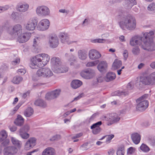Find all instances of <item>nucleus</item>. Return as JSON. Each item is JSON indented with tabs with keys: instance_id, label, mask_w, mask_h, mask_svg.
Wrapping results in <instances>:
<instances>
[{
	"instance_id": "4",
	"label": "nucleus",
	"mask_w": 155,
	"mask_h": 155,
	"mask_svg": "<svg viewBox=\"0 0 155 155\" xmlns=\"http://www.w3.org/2000/svg\"><path fill=\"white\" fill-rule=\"evenodd\" d=\"M52 68L54 71L56 73H64L68 71V68H65V70H61L60 68L61 65V62L58 57H53L51 59Z\"/></svg>"
},
{
	"instance_id": "6",
	"label": "nucleus",
	"mask_w": 155,
	"mask_h": 155,
	"mask_svg": "<svg viewBox=\"0 0 155 155\" xmlns=\"http://www.w3.org/2000/svg\"><path fill=\"white\" fill-rule=\"evenodd\" d=\"M35 12L37 15L39 16H48L50 15V13L49 8L47 6L44 5L37 7Z\"/></svg>"
},
{
	"instance_id": "55",
	"label": "nucleus",
	"mask_w": 155,
	"mask_h": 155,
	"mask_svg": "<svg viewBox=\"0 0 155 155\" xmlns=\"http://www.w3.org/2000/svg\"><path fill=\"white\" fill-rule=\"evenodd\" d=\"M20 129H22V131L24 132H27L29 129V126L28 124H26Z\"/></svg>"
},
{
	"instance_id": "28",
	"label": "nucleus",
	"mask_w": 155,
	"mask_h": 155,
	"mask_svg": "<svg viewBox=\"0 0 155 155\" xmlns=\"http://www.w3.org/2000/svg\"><path fill=\"white\" fill-rule=\"evenodd\" d=\"M125 6L127 9L131 8L132 7L136 4L137 2L135 0H125Z\"/></svg>"
},
{
	"instance_id": "47",
	"label": "nucleus",
	"mask_w": 155,
	"mask_h": 155,
	"mask_svg": "<svg viewBox=\"0 0 155 155\" xmlns=\"http://www.w3.org/2000/svg\"><path fill=\"white\" fill-rule=\"evenodd\" d=\"M133 53L134 55H138L140 52V50L137 47L134 48L132 50Z\"/></svg>"
},
{
	"instance_id": "56",
	"label": "nucleus",
	"mask_w": 155,
	"mask_h": 155,
	"mask_svg": "<svg viewBox=\"0 0 155 155\" xmlns=\"http://www.w3.org/2000/svg\"><path fill=\"white\" fill-rule=\"evenodd\" d=\"M153 81L154 84L155 83V71L154 72L150 74Z\"/></svg>"
},
{
	"instance_id": "32",
	"label": "nucleus",
	"mask_w": 155,
	"mask_h": 155,
	"mask_svg": "<svg viewBox=\"0 0 155 155\" xmlns=\"http://www.w3.org/2000/svg\"><path fill=\"white\" fill-rule=\"evenodd\" d=\"M11 140L13 145L18 147H20L22 143L21 141L15 137H11Z\"/></svg>"
},
{
	"instance_id": "39",
	"label": "nucleus",
	"mask_w": 155,
	"mask_h": 155,
	"mask_svg": "<svg viewBox=\"0 0 155 155\" xmlns=\"http://www.w3.org/2000/svg\"><path fill=\"white\" fill-rule=\"evenodd\" d=\"M8 135L6 131L2 130L0 132V143L2 142L7 137Z\"/></svg>"
},
{
	"instance_id": "53",
	"label": "nucleus",
	"mask_w": 155,
	"mask_h": 155,
	"mask_svg": "<svg viewBox=\"0 0 155 155\" xmlns=\"http://www.w3.org/2000/svg\"><path fill=\"white\" fill-rule=\"evenodd\" d=\"M114 137V135L112 134L106 136V141H110Z\"/></svg>"
},
{
	"instance_id": "26",
	"label": "nucleus",
	"mask_w": 155,
	"mask_h": 155,
	"mask_svg": "<svg viewBox=\"0 0 155 155\" xmlns=\"http://www.w3.org/2000/svg\"><path fill=\"white\" fill-rule=\"evenodd\" d=\"M131 138L133 142L136 144H138L140 141L141 137L137 133H134L131 135Z\"/></svg>"
},
{
	"instance_id": "35",
	"label": "nucleus",
	"mask_w": 155,
	"mask_h": 155,
	"mask_svg": "<svg viewBox=\"0 0 155 155\" xmlns=\"http://www.w3.org/2000/svg\"><path fill=\"white\" fill-rule=\"evenodd\" d=\"M125 150L124 147L121 145L118 148L117 151V155H124Z\"/></svg>"
},
{
	"instance_id": "30",
	"label": "nucleus",
	"mask_w": 155,
	"mask_h": 155,
	"mask_svg": "<svg viewBox=\"0 0 155 155\" xmlns=\"http://www.w3.org/2000/svg\"><path fill=\"white\" fill-rule=\"evenodd\" d=\"M82 84V82L80 80H75L73 81L71 83V87L74 89H76L80 87Z\"/></svg>"
},
{
	"instance_id": "2",
	"label": "nucleus",
	"mask_w": 155,
	"mask_h": 155,
	"mask_svg": "<svg viewBox=\"0 0 155 155\" xmlns=\"http://www.w3.org/2000/svg\"><path fill=\"white\" fill-rule=\"evenodd\" d=\"M50 59V57L48 54L45 53L38 54L33 58L30 66L32 69L43 67L47 64Z\"/></svg>"
},
{
	"instance_id": "23",
	"label": "nucleus",
	"mask_w": 155,
	"mask_h": 155,
	"mask_svg": "<svg viewBox=\"0 0 155 155\" xmlns=\"http://www.w3.org/2000/svg\"><path fill=\"white\" fill-rule=\"evenodd\" d=\"M29 7V5L27 3H19L17 5L16 9L20 12H24L28 10Z\"/></svg>"
},
{
	"instance_id": "17",
	"label": "nucleus",
	"mask_w": 155,
	"mask_h": 155,
	"mask_svg": "<svg viewBox=\"0 0 155 155\" xmlns=\"http://www.w3.org/2000/svg\"><path fill=\"white\" fill-rule=\"evenodd\" d=\"M144 38L143 35V37H141L139 36H135L133 37L130 40V44L132 46H134L137 45H141V42H143V39Z\"/></svg>"
},
{
	"instance_id": "10",
	"label": "nucleus",
	"mask_w": 155,
	"mask_h": 155,
	"mask_svg": "<svg viewBox=\"0 0 155 155\" xmlns=\"http://www.w3.org/2000/svg\"><path fill=\"white\" fill-rule=\"evenodd\" d=\"M31 36V33L28 32L22 33L18 35L16 37H17V41L20 43H23L27 42Z\"/></svg>"
},
{
	"instance_id": "58",
	"label": "nucleus",
	"mask_w": 155,
	"mask_h": 155,
	"mask_svg": "<svg viewBox=\"0 0 155 155\" xmlns=\"http://www.w3.org/2000/svg\"><path fill=\"white\" fill-rule=\"evenodd\" d=\"M122 0H108V2L111 4H114L115 2H119Z\"/></svg>"
},
{
	"instance_id": "50",
	"label": "nucleus",
	"mask_w": 155,
	"mask_h": 155,
	"mask_svg": "<svg viewBox=\"0 0 155 155\" xmlns=\"http://www.w3.org/2000/svg\"><path fill=\"white\" fill-rule=\"evenodd\" d=\"M97 65L96 61H91L87 62L86 65L87 67H91L95 66Z\"/></svg>"
},
{
	"instance_id": "40",
	"label": "nucleus",
	"mask_w": 155,
	"mask_h": 155,
	"mask_svg": "<svg viewBox=\"0 0 155 155\" xmlns=\"http://www.w3.org/2000/svg\"><path fill=\"white\" fill-rule=\"evenodd\" d=\"M23 80L22 78L18 76L14 77L12 80V82L15 84H18L21 82Z\"/></svg>"
},
{
	"instance_id": "20",
	"label": "nucleus",
	"mask_w": 155,
	"mask_h": 155,
	"mask_svg": "<svg viewBox=\"0 0 155 155\" xmlns=\"http://www.w3.org/2000/svg\"><path fill=\"white\" fill-rule=\"evenodd\" d=\"M120 118L119 115L115 113L111 114L109 117V120L110 123L108 124L107 125H110L112 124L117 122L120 120Z\"/></svg>"
},
{
	"instance_id": "8",
	"label": "nucleus",
	"mask_w": 155,
	"mask_h": 155,
	"mask_svg": "<svg viewBox=\"0 0 155 155\" xmlns=\"http://www.w3.org/2000/svg\"><path fill=\"white\" fill-rule=\"evenodd\" d=\"M36 75L38 77L49 78L53 75V73L50 68H43L38 70Z\"/></svg>"
},
{
	"instance_id": "22",
	"label": "nucleus",
	"mask_w": 155,
	"mask_h": 155,
	"mask_svg": "<svg viewBox=\"0 0 155 155\" xmlns=\"http://www.w3.org/2000/svg\"><path fill=\"white\" fill-rule=\"evenodd\" d=\"M140 81L146 85H153L154 84L150 75L141 77L140 78Z\"/></svg>"
},
{
	"instance_id": "5",
	"label": "nucleus",
	"mask_w": 155,
	"mask_h": 155,
	"mask_svg": "<svg viewBox=\"0 0 155 155\" xmlns=\"http://www.w3.org/2000/svg\"><path fill=\"white\" fill-rule=\"evenodd\" d=\"M148 97V94H146L141 97L137 100V102L138 103L137 105V109L140 111L145 110L148 106V102L145 100Z\"/></svg>"
},
{
	"instance_id": "19",
	"label": "nucleus",
	"mask_w": 155,
	"mask_h": 155,
	"mask_svg": "<svg viewBox=\"0 0 155 155\" xmlns=\"http://www.w3.org/2000/svg\"><path fill=\"white\" fill-rule=\"evenodd\" d=\"M102 124L101 121H98L93 124L91 127V129L92 130L93 133L94 134H97L99 133L101 131V129L100 127Z\"/></svg>"
},
{
	"instance_id": "59",
	"label": "nucleus",
	"mask_w": 155,
	"mask_h": 155,
	"mask_svg": "<svg viewBox=\"0 0 155 155\" xmlns=\"http://www.w3.org/2000/svg\"><path fill=\"white\" fill-rule=\"evenodd\" d=\"M106 40L105 39L98 38L97 39V43H104L106 42Z\"/></svg>"
},
{
	"instance_id": "18",
	"label": "nucleus",
	"mask_w": 155,
	"mask_h": 155,
	"mask_svg": "<svg viewBox=\"0 0 155 155\" xmlns=\"http://www.w3.org/2000/svg\"><path fill=\"white\" fill-rule=\"evenodd\" d=\"M18 151L16 148L14 146H9L6 147L4 150V154L5 155H14Z\"/></svg>"
},
{
	"instance_id": "48",
	"label": "nucleus",
	"mask_w": 155,
	"mask_h": 155,
	"mask_svg": "<svg viewBox=\"0 0 155 155\" xmlns=\"http://www.w3.org/2000/svg\"><path fill=\"white\" fill-rule=\"evenodd\" d=\"M9 8V6L8 5H5L4 6H0V13L7 10Z\"/></svg>"
},
{
	"instance_id": "25",
	"label": "nucleus",
	"mask_w": 155,
	"mask_h": 155,
	"mask_svg": "<svg viewBox=\"0 0 155 155\" xmlns=\"http://www.w3.org/2000/svg\"><path fill=\"white\" fill-rule=\"evenodd\" d=\"M54 149L52 147H48L42 152V155H55Z\"/></svg>"
},
{
	"instance_id": "46",
	"label": "nucleus",
	"mask_w": 155,
	"mask_h": 155,
	"mask_svg": "<svg viewBox=\"0 0 155 155\" xmlns=\"http://www.w3.org/2000/svg\"><path fill=\"white\" fill-rule=\"evenodd\" d=\"M136 149L135 148L130 147L128 148L127 150V154H132L134 153Z\"/></svg>"
},
{
	"instance_id": "42",
	"label": "nucleus",
	"mask_w": 155,
	"mask_h": 155,
	"mask_svg": "<svg viewBox=\"0 0 155 155\" xmlns=\"http://www.w3.org/2000/svg\"><path fill=\"white\" fill-rule=\"evenodd\" d=\"M65 56L68 58V59L69 61H73L74 62L76 61V58L74 55L72 54H69L68 53H66L65 54Z\"/></svg>"
},
{
	"instance_id": "49",
	"label": "nucleus",
	"mask_w": 155,
	"mask_h": 155,
	"mask_svg": "<svg viewBox=\"0 0 155 155\" xmlns=\"http://www.w3.org/2000/svg\"><path fill=\"white\" fill-rule=\"evenodd\" d=\"M20 61L19 58L18 57H16L15 58L14 60L12 61V64L14 65L18 64Z\"/></svg>"
},
{
	"instance_id": "44",
	"label": "nucleus",
	"mask_w": 155,
	"mask_h": 155,
	"mask_svg": "<svg viewBox=\"0 0 155 155\" xmlns=\"http://www.w3.org/2000/svg\"><path fill=\"white\" fill-rule=\"evenodd\" d=\"M17 12H12L11 17L16 22L18 21L19 19V16L17 15Z\"/></svg>"
},
{
	"instance_id": "14",
	"label": "nucleus",
	"mask_w": 155,
	"mask_h": 155,
	"mask_svg": "<svg viewBox=\"0 0 155 155\" xmlns=\"http://www.w3.org/2000/svg\"><path fill=\"white\" fill-rule=\"evenodd\" d=\"M80 75L84 78L89 79L92 78L95 76V72L94 70L88 69L81 71L80 73Z\"/></svg>"
},
{
	"instance_id": "33",
	"label": "nucleus",
	"mask_w": 155,
	"mask_h": 155,
	"mask_svg": "<svg viewBox=\"0 0 155 155\" xmlns=\"http://www.w3.org/2000/svg\"><path fill=\"white\" fill-rule=\"evenodd\" d=\"M35 105L37 106H40L43 107H45L46 106V104L45 102L43 100L38 99L36 100L35 102Z\"/></svg>"
},
{
	"instance_id": "52",
	"label": "nucleus",
	"mask_w": 155,
	"mask_h": 155,
	"mask_svg": "<svg viewBox=\"0 0 155 155\" xmlns=\"http://www.w3.org/2000/svg\"><path fill=\"white\" fill-rule=\"evenodd\" d=\"M17 72L18 74L23 75L26 73V71L25 69L21 68L18 69Z\"/></svg>"
},
{
	"instance_id": "41",
	"label": "nucleus",
	"mask_w": 155,
	"mask_h": 155,
	"mask_svg": "<svg viewBox=\"0 0 155 155\" xmlns=\"http://www.w3.org/2000/svg\"><path fill=\"white\" fill-rule=\"evenodd\" d=\"M22 129H20L19 130V135L23 139H27L29 137V135L27 132L22 131Z\"/></svg>"
},
{
	"instance_id": "13",
	"label": "nucleus",
	"mask_w": 155,
	"mask_h": 155,
	"mask_svg": "<svg viewBox=\"0 0 155 155\" xmlns=\"http://www.w3.org/2000/svg\"><path fill=\"white\" fill-rule=\"evenodd\" d=\"M48 43L50 47L53 48L57 47L59 44V39L57 35H52L49 37Z\"/></svg>"
},
{
	"instance_id": "1",
	"label": "nucleus",
	"mask_w": 155,
	"mask_h": 155,
	"mask_svg": "<svg viewBox=\"0 0 155 155\" xmlns=\"http://www.w3.org/2000/svg\"><path fill=\"white\" fill-rule=\"evenodd\" d=\"M117 17L118 20V24L123 30L133 31L136 28L137 21L134 17L121 14L118 15Z\"/></svg>"
},
{
	"instance_id": "34",
	"label": "nucleus",
	"mask_w": 155,
	"mask_h": 155,
	"mask_svg": "<svg viewBox=\"0 0 155 155\" xmlns=\"http://www.w3.org/2000/svg\"><path fill=\"white\" fill-rule=\"evenodd\" d=\"M34 113L33 109L31 107H28L24 112V114L26 117H29L31 116Z\"/></svg>"
},
{
	"instance_id": "15",
	"label": "nucleus",
	"mask_w": 155,
	"mask_h": 155,
	"mask_svg": "<svg viewBox=\"0 0 155 155\" xmlns=\"http://www.w3.org/2000/svg\"><path fill=\"white\" fill-rule=\"evenodd\" d=\"M59 37L61 42L63 43H67L68 44H71L75 42V41H72L70 39L68 34L65 32H61L59 34Z\"/></svg>"
},
{
	"instance_id": "16",
	"label": "nucleus",
	"mask_w": 155,
	"mask_h": 155,
	"mask_svg": "<svg viewBox=\"0 0 155 155\" xmlns=\"http://www.w3.org/2000/svg\"><path fill=\"white\" fill-rule=\"evenodd\" d=\"M88 56L91 60H95L100 58L101 55L95 49H91L89 51Z\"/></svg>"
},
{
	"instance_id": "11",
	"label": "nucleus",
	"mask_w": 155,
	"mask_h": 155,
	"mask_svg": "<svg viewBox=\"0 0 155 155\" xmlns=\"http://www.w3.org/2000/svg\"><path fill=\"white\" fill-rule=\"evenodd\" d=\"M37 20L34 18L30 19L27 23L24 25L25 28L27 30L33 31L37 25Z\"/></svg>"
},
{
	"instance_id": "63",
	"label": "nucleus",
	"mask_w": 155,
	"mask_h": 155,
	"mask_svg": "<svg viewBox=\"0 0 155 155\" xmlns=\"http://www.w3.org/2000/svg\"><path fill=\"white\" fill-rule=\"evenodd\" d=\"M60 12L62 13H66V14H68L69 11L68 10H65V9H61L59 10Z\"/></svg>"
},
{
	"instance_id": "38",
	"label": "nucleus",
	"mask_w": 155,
	"mask_h": 155,
	"mask_svg": "<svg viewBox=\"0 0 155 155\" xmlns=\"http://www.w3.org/2000/svg\"><path fill=\"white\" fill-rule=\"evenodd\" d=\"M140 150L144 153H147L149 152L150 149L146 144L142 143L140 147Z\"/></svg>"
},
{
	"instance_id": "7",
	"label": "nucleus",
	"mask_w": 155,
	"mask_h": 155,
	"mask_svg": "<svg viewBox=\"0 0 155 155\" xmlns=\"http://www.w3.org/2000/svg\"><path fill=\"white\" fill-rule=\"evenodd\" d=\"M23 29L22 25L20 24L14 25L12 27V30H8V32L11 36L15 38L18 35L22 33Z\"/></svg>"
},
{
	"instance_id": "60",
	"label": "nucleus",
	"mask_w": 155,
	"mask_h": 155,
	"mask_svg": "<svg viewBox=\"0 0 155 155\" xmlns=\"http://www.w3.org/2000/svg\"><path fill=\"white\" fill-rule=\"evenodd\" d=\"M128 53L127 50H125L124 51L123 53V56L124 57V59L125 60L127 59L128 57Z\"/></svg>"
},
{
	"instance_id": "12",
	"label": "nucleus",
	"mask_w": 155,
	"mask_h": 155,
	"mask_svg": "<svg viewBox=\"0 0 155 155\" xmlns=\"http://www.w3.org/2000/svg\"><path fill=\"white\" fill-rule=\"evenodd\" d=\"M61 90L60 89L54 90L48 92L45 95V98L48 100L54 99L58 97L60 95Z\"/></svg>"
},
{
	"instance_id": "37",
	"label": "nucleus",
	"mask_w": 155,
	"mask_h": 155,
	"mask_svg": "<svg viewBox=\"0 0 155 155\" xmlns=\"http://www.w3.org/2000/svg\"><path fill=\"white\" fill-rule=\"evenodd\" d=\"M128 92L127 91H117L114 92L113 93H112V95L113 96H120L121 95L125 96L128 94Z\"/></svg>"
},
{
	"instance_id": "61",
	"label": "nucleus",
	"mask_w": 155,
	"mask_h": 155,
	"mask_svg": "<svg viewBox=\"0 0 155 155\" xmlns=\"http://www.w3.org/2000/svg\"><path fill=\"white\" fill-rule=\"evenodd\" d=\"M114 152L115 151L113 149H110L109 150L108 153L109 155H113Z\"/></svg>"
},
{
	"instance_id": "24",
	"label": "nucleus",
	"mask_w": 155,
	"mask_h": 155,
	"mask_svg": "<svg viewBox=\"0 0 155 155\" xmlns=\"http://www.w3.org/2000/svg\"><path fill=\"white\" fill-rule=\"evenodd\" d=\"M107 64L104 61H101L97 65V68L101 72H105L107 71Z\"/></svg>"
},
{
	"instance_id": "31",
	"label": "nucleus",
	"mask_w": 155,
	"mask_h": 155,
	"mask_svg": "<svg viewBox=\"0 0 155 155\" xmlns=\"http://www.w3.org/2000/svg\"><path fill=\"white\" fill-rule=\"evenodd\" d=\"M116 77L115 73L113 72H109L107 74L105 80L107 82L110 81L114 79Z\"/></svg>"
},
{
	"instance_id": "51",
	"label": "nucleus",
	"mask_w": 155,
	"mask_h": 155,
	"mask_svg": "<svg viewBox=\"0 0 155 155\" xmlns=\"http://www.w3.org/2000/svg\"><path fill=\"white\" fill-rule=\"evenodd\" d=\"M33 46L36 47L37 46L39 42V38H34L33 40Z\"/></svg>"
},
{
	"instance_id": "57",
	"label": "nucleus",
	"mask_w": 155,
	"mask_h": 155,
	"mask_svg": "<svg viewBox=\"0 0 155 155\" xmlns=\"http://www.w3.org/2000/svg\"><path fill=\"white\" fill-rule=\"evenodd\" d=\"M10 143V140L8 139H6L2 143V144L4 146H7Z\"/></svg>"
},
{
	"instance_id": "27",
	"label": "nucleus",
	"mask_w": 155,
	"mask_h": 155,
	"mask_svg": "<svg viewBox=\"0 0 155 155\" xmlns=\"http://www.w3.org/2000/svg\"><path fill=\"white\" fill-rule=\"evenodd\" d=\"M78 56L80 60H84L87 57V52L84 50H79L78 51Z\"/></svg>"
},
{
	"instance_id": "43",
	"label": "nucleus",
	"mask_w": 155,
	"mask_h": 155,
	"mask_svg": "<svg viewBox=\"0 0 155 155\" xmlns=\"http://www.w3.org/2000/svg\"><path fill=\"white\" fill-rule=\"evenodd\" d=\"M148 10L152 13L155 12V2H152L147 7Z\"/></svg>"
},
{
	"instance_id": "45",
	"label": "nucleus",
	"mask_w": 155,
	"mask_h": 155,
	"mask_svg": "<svg viewBox=\"0 0 155 155\" xmlns=\"http://www.w3.org/2000/svg\"><path fill=\"white\" fill-rule=\"evenodd\" d=\"M61 138V136L60 135L56 134L53 136L50 139L51 141H57Z\"/></svg>"
},
{
	"instance_id": "29",
	"label": "nucleus",
	"mask_w": 155,
	"mask_h": 155,
	"mask_svg": "<svg viewBox=\"0 0 155 155\" xmlns=\"http://www.w3.org/2000/svg\"><path fill=\"white\" fill-rule=\"evenodd\" d=\"M24 120L23 117L20 115H18L17 118L14 121V123L18 126H21L24 124Z\"/></svg>"
},
{
	"instance_id": "3",
	"label": "nucleus",
	"mask_w": 155,
	"mask_h": 155,
	"mask_svg": "<svg viewBox=\"0 0 155 155\" xmlns=\"http://www.w3.org/2000/svg\"><path fill=\"white\" fill-rule=\"evenodd\" d=\"M144 38L143 39V43L141 47L144 50L149 51L155 50V42L153 41L154 32L151 31L149 32H145L143 34Z\"/></svg>"
},
{
	"instance_id": "62",
	"label": "nucleus",
	"mask_w": 155,
	"mask_h": 155,
	"mask_svg": "<svg viewBox=\"0 0 155 155\" xmlns=\"http://www.w3.org/2000/svg\"><path fill=\"white\" fill-rule=\"evenodd\" d=\"M104 78L102 76H100L97 78V81L98 82H101L103 81Z\"/></svg>"
},
{
	"instance_id": "9",
	"label": "nucleus",
	"mask_w": 155,
	"mask_h": 155,
	"mask_svg": "<svg viewBox=\"0 0 155 155\" xmlns=\"http://www.w3.org/2000/svg\"><path fill=\"white\" fill-rule=\"evenodd\" d=\"M50 25V21L48 19H43L39 22L37 28L39 31H45L49 28Z\"/></svg>"
},
{
	"instance_id": "36",
	"label": "nucleus",
	"mask_w": 155,
	"mask_h": 155,
	"mask_svg": "<svg viewBox=\"0 0 155 155\" xmlns=\"http://www.w3.org/2000/svg\"><path fill=\"white\" fill-rule=\"evenodd\" d=\"M122 65L121 61L118 59H115L113 64L112 67L114 69H116L120 67Z\"/></svg>"
},
{
	"instance_id": "64",
	"label": "nucleus",
	"mask_w": 155,
	"mask_h": 155,
	"mask_svg": "<svg viewBox=\"0 0 155 155\" xmlns=\"http://www.w3.org/2000/svg\"><path fill=\"white\" fill-rule=\"evenodd\" d=\"M10 131L12 132H14L16 130L17 128L15 126H12L9 128Z\"/></svg>"
},
{
	"instance_id": "54",
	"label": "nucleus",
	"mask_w": 155,
	"mask_h": 155,
	"mask_svg": "<svg viewBox=\"0 0 155 155\" xmlns=\"http://www.w3.org/2000/svg\"><path fill=\"white\" fill-rule=\"evenodd\" d=\"M20 105H18L15 107L11 111L10 114L11 115L14 114L20 107Z\"/></svg>"
},
{
	"instance_id": "21",
	"label": "nucleus",
	"mask_w": 155,
	"mask_h": 155,
	"mask_svg": "<svg viewBox=\"0 0 155 155\" xmlns=\"http://www.w3.org/2000/svg\"><path fill=\"white\" fill-rule=\"evenodd\" d=\"M36 139L34 137L30 138L26 143L25 145V148L27 150H28L31 148L34 147L36 144Z\"/></svg>"
}]
</instances>
